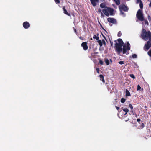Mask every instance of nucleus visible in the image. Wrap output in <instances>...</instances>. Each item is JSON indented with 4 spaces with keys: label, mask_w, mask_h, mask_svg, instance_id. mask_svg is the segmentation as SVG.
I'll list each match as a JSON object with an SVG mask.
<instances>
[{
    "label": "nucleus",
    "mask_w": 151,
    "mask_h": 151,
    "mask_svg": "<svg viewBox=\"0 0 151 151\" xmlns=\"http://www.w3.org/2000/svg\"><path fill=\"white\" fill-rule=\"evenodd\" d=\"M96 70H97L98 73H99V69L98 68H96Z\"/></svg>",
    "instance_id": "nucleus-33"
},
{
    "label": "nucleus",
    "mask_w": 151,
    "mask_h": 151,
    "mask_svg": "<svg viewBox=\"0 0 151 151\" xmlns=\"http://www.w3.org/2000/svg\"><path fill=\"white\" fill-rule=\"evenodd\" d=\"M149 6L150 7H151V2L149 4Z\"/></svg>",
    "instance_id": "nucleus-39"
},
{
    "label": "nucleus",
    "mask_w": 151,
    "mask_h": 151,
    "mask_svg": "<svg viewBox=\"0 0 151 151\" xmlns=\"http://www.w3.org/2000/svg\"><path fill=\"white\" fill-rule=\"evenodd\" d=\"M126 96H130V92L127 89L126 90Z\"/></svg>",
    "instance_id": "nucleus-14"
},
{
    "label": "nucleus",
    "mask_w": 151,
    "mask_h": 151,
    "mask_svg": "<svg viewBox=\"0 0 151 151\" xmlns=\"http://www.w3.org/2000/svg\"><path fill=\"white\" fill-rule=\"evenodd\" d=\"M127 112H125V113L124 114V115H125L127 114Z\"/></svg>",
    "instance_id": "nucleus-40"
},
{
    "label": "nucleus",
    "mask_w": 151,
    "mask_h": 151,
    "mask_svg": "<svg viewBox=\"0 0 151 151\" xmlns=\"http://www.w3.org/2000/svg\"><path fill=\"white\" fill-rule=\"evenodd\" d=\"M105 61L106 64L107 65H109V60L107 59H105Z\"/></svg>",
    "instance_id": "nucleus-15"
},
{
    "label": "nucleus",
    "mask_w": 151,
    "mask_h": 151,
    "mask_svg": "<svg viewBox=\"0 0 151 151\" xmlns=\"http://www.w3.org/2000/svg\"><path fill=\"white\" fill-rule=\"evenodd\" d=\"M120 10H123L124 11H127L128 10L127 8L124 5H120L119 6Z\"/></svg>",
    "instance_id": "nucleus-6"
},
{
    "label": "nucleus",
    "mask_w": 151,
    "mask_h": 151,
    "mask_svg": "<svg viewBox=\"0 0 151 151\" xmlns=\"http://www.w3.org/2000/svg\"><path fill=\"white\" fill-rule=\"evenodd\" d=\"M99 0H90L91 3L93 6H95L96 5V3L98 2ZM103 1L104 0H101Z\"/></svg>",
    "instance_id": "nucleus-9"
},
{
    "label": "nucleus",
    "mask_w": 151,
    "mask_h": 151,
    "mask_svg": "<svg viewBox=\"0 0 151 151\" xmlns=\"http://www.w3.org/2000/svg\"><path fill=\"white\" fill-rule=\"evenodd\" d=\"M136 16L137 18L139 20L141 21L144 20V16L142 10L139 9L138 11L136 14Z\"/></svg>",
    "instance_id": "nucleus-4"
},
{
    "label": "nucleus",
    "mask_w": 151,
    "mask_h": 151,
    "mask_svg": "<svg viewBox=\"0 0 151 151\" xmlns=\"http://www.w3.org/2000/svg\"><path fill=\"white\" fill-rule=\"evenodd\" d=\"M142 127H143L144 126V125L143 123H142Z\"/></svg>",
    "instance_id": "nucleus-38"
},
{
    "label": "nucleus",
    "mask_w": 151,
    "mask_h": 151,
    "mask_svg": "<svg viewBox=\"0 0 151 151\" xmlns=\"http://www.w3.org/2000/svg\"><path fill=\"white\" fill-rule=\"evenodd\" d=\"M121 35V34L120 32H119L118 34V35L119 37H120Z\"/></svg>",
    "instance_id": "nucleus-32"
},
{
    "label": "nucleus",
    "mask_w": 151,
    "mask_h": 151,
    "mask_svg": "<svg viewBox=\"0 0 151 151\" xmlns=\"http://www.w3.org/2000/svg\"><path fill=\"white\" fill-rule=\"evenodd\" d=\"M139 6H140V8L141 9L143 8V4L142 3V1H141L140 2H139Z\"/></svg>",
    "instance_id": "nucleus-18"
},
{
    "label": "nucleus",
    "mask_w": 151,
    "mask_h": 151,
    "mask_svg": "<svg viewBox=\"0 0 151 151\" xmlns=\"http://www.w3.org/2000/svg\"><path fill=\"white\" fill-rule=\"evenodd\" d=\"M132 57L133 58H137V55L135 54H134L132 55Z\"/></svg>",
    "instance_id": "nucleus-22"
},
{
    "label": "nucleus",
    "mask_w": 151,
    "mask_h": 151,
    "mask_svg": "<svg viewBox=\"0 0 151 151\" xmlns=\"http://www.w3.org/2000/svg\"><path fill=\"white\" fill-rule=\"evenodd\" d=\"M81 46L85 50H86L88 49V47L87 45V43L86 42L82 43L81 44Z\"/></svg>",
    "instance_id": "nucleus-10"
},
{
    "label": "nucleus",
    "mask_w": 151,
    "mask_h": 151,
    "mask_svg": "<svg viewBox=\"0 0 151 151\" xmlns=\"http://www.w3.org/2000/svg\"><path fill=\"white\" fill-rule=\"evenodd\" d=\"M55 1L57 3H60L59 0H55Z\"/></svg>",
    "instance_id": "nucleus-30"
},
{
    "label": "nucleus",
    "mask_w": 151,
    "mask_h": 151,
    "mask_svg": "<svg viewBox=\"0 0 151 151\" xmlns=\"http://www.w3.org/2000/svg\"><path fill=\"white\" fill-rule=\"evenodd\" d=\"M125 101V99L124 98H122L121 100V102L124 103Z\"/></svg>",
    "instance_id": "nucleus-19"
},
{
    "label": "nucleus",
    "mask_w": 151,
    "mask_h": 151,
    "mask_svg": "<svg viewBox=\"0 0 151 151\" xmlns=\"http://www.w3.org/2000/svg\"><path fill=\"white\" fill-rule=\"evenodd\" d=\"M141 88V87H140V86L139 85H137V90H140Z\"/></svg>",
    "instance_id": "nucleus-24"
},
{
    "label": "nucleus",
    "mask_w": 151,
    "mask_h": 151,
    "mask_svg": "<svg viewBox=\"0 0 151 151\" xmlns=\"http://www.w3.org/2000/svg\"><path fill=\"white\" fill-rule=\"evenodd\" d=\"M137 120L138 122H139V121H140V119H137Z\"/></svg>",
    "instance_id": "nucleus-37"
},
{
    "label": "nucleus",
    "mask_w": 151,
    "mask_h": 151,
    "mask_svg": "<svg viewBox=\"0 0 151 151\" xmlns=\"http://www.w3.org/2000/svg\"><path fill=\"white\" fill-rule=\"evenodd\" d=\"M101 15L102 17H103L104 16V15H103V13L102 12H101Z\"/></svg>",
    "instance_id": "nucleus-35"
},
{
    "label": "nucleus",
    "mask_w": 151,
    "mask_h": 151,
    "mask_svg": "<svg viewBox=\"0 0 151 151\" xmlns=\"http://www.w3.org/2000/svg\"><path fill=\"white\" fill-rule=\"evenodd\" d=\"M130 76L133 79H134L135 78V77L134 75L133 74H131L130 75Z\"/></svg>",
    "instance_id": "nucleus-23"
},
{
    "label": "nucleus",
    "mask_w": 151,
    "mask_h": 151,
    "mask_svg": "<svg viewBox=\"0 0 151 151\" xmlns=\"http://www.w3.org/2000/svg\"><path fill=\"white\" fill-rule=\"evenodd\" d=\"M99 63L100 64L102 65L103 64V61L101 60H100L99 61Z\"/></svg>",
    "instance_id": "nucleus-25"
},
{
    "label": "nucleus",
    "mask_w": 151,
    "mask_h": 151,
    "mask_svg": "<svg viewBox=\"0 0 151 151\" xmlns=\"http://www.w3.org/2000/svg\"><path fill=\"white\" fill-rule=\"evenodd\" d=\"M100 80L102 81L103 83H105V80L104 79V76L102 75H100L99 76Z\"/></svg>",
    "instance_id": "nucleus-12"
},
{
    "label": "nucleus",
    "mask_w": 151,
    "mask_h": 151,
    "mask_svg": "<svg viewBox=\"0 0 151 151\" xmlns=\"http://www.w3.org/2000/svg\"><path fill=\"white\" fill-rule=\"evenodd\" d=\"M107 20L109 22L112 23H115L116 22V21L115 19L114 18H109L107 19Z\"/></svg>",
    "instance_id": "nucleus-11"
},
{
    "label": "nucleus",
    "mask_w": 151,
    "mask_h": 151,
    "mask_svg": "<svg viewBox=\"0 0 151 151\" xmlns=\"http://www.w3.org/2000/svg\"><path fill=\"white\" fill-rule=\"evenodd\" d=\"M129 108H130L131 109H133V107L131 104H129Z\"/></svg>",
    "instance_id": "nucleus-29"
},
{
    "label": "nucleus",
    "mask_w": 151,
    "mask_h": 151,
    "mask_svg": "<svg viewBox=\"0 0 151 151\" xmlns=\"http://www.w3.org/2000/svg\"><path fill=\"white\" fill-rule=\"evenodd\" d=\"M141 36L142 38L145 41L147 40L148 39L149 41H151V32L150 31L147 32L145 29H142Z\"/></svg>",
    "instance_id": "nucleus-2"
},
{
    "label": "nucleus",
    "mask_w": 151,
    "mask_h": 151,
    "mask_svg": "<svg viewBox=\"0 0 151 151\" xmlns=\"http://www.w3.org/2000/svg\"><path fill=\"white\" fill-rule=\"evenodd\" d=\"M117 41L118 42H116L115 44V47H116V50L119 54L122 52H123V54H125L127 50H130V45L128 42L123 46V49H122V47L124 44L122 40L121 39H119Z\"/></svg>",
    "instance_id": "nucleus-1"
},
{
    "label": "nucleus",
    "mask_w": 151,
    "mask_h": 151,
    "mask_svg": "<svg viewBox=\"0 0 151 151\" xmlns=\"http://www.w3.org/2000/svg\"><path fill=\"white\" fill-rule=\"evenodd\" d=\"M76 30H75V32H76Z\"/></svg>",
    "instance_id": "nucleus-42"
},
{
    "label": "nucleus",
    "mask_w": 151,
    "mask_h": 151,
    "mask_svg": "<svg viewBox=\"0 0 151 151\" xmlns=\"http://www.w3.org/2000/svg\"><path fill=\"white\" fill-rule=\"evenodd\" d=\"M98 42L100 47H101L103 45H105L106 43L105 40L104 39H102L101 40H99L98 41Z\"/></svg>",
    "instance_id": "nucleus-8"
},
{
    "label": "nucleus",
    "mask_w": 151,
    "mask_h": 151,
    "mask_svg": "<svg viewBox=\"0 0 151 151\" xmlns=\"http://www.w3.org/2000/svg\"><path fill=\"white\" fill-rule=\"evenodd\" d=\"M100 6L102 8H104L105 7V5L104 3H102L100 5Z\"/></svg>",
    "instance_id": "nucleus-16"
},
{
    "label": "nucleus",
    "mask_w": 151,
    "mask_h": 151,
    "mask_svg": "<svg viewBox=\"0 0 151 151\" xmlns=\"http://www.w3.org/2000/svg\"><path fill=\"white\" fill-rule=\"evenodd\" d=\"M93 38L94 39H96V40H98L99 39V37L97 36L96 35H94L93 37Z\"/></svg>",
    "instance_id": "nucleus-21"
},
{
    "label": "nucleus",
    "mask_w": 151,
    "mask_h": 151,
    "mask_svg": "<svg viewBox=\"0 0 151 151\" xmlns=\"http://www.w3.org/2000/svg\"><path fill=\"white\" fill-rule=\"evenodd\" d=\"M137 3H138L140 2L141 1H142L141 0H137Z\"/></svg>",
    "instance_id": "nucleus-34"
},
{
    "label": "nucleus",
    "mask_w": 151,
    "mask_h": 151,
    "mask_svg": "<svg viewBox=\"0 0 151 151\" xmlns=\"http://www.w3.org/2000/svg\"><path fill=\"white\" fill-rule=\"evenodd\" d=\"M119 63L121 65H122L124 64V62L123 61H120L119 62Z\"/></svg>",
    "instance_id": "nucleus-27"
},
{
    "label": "nucleus",
    "mask_w": 151,
    "mask_h": 151,
    "mask_svg": "<svg viewBox=\"0 0 151 151\" xmlns=\"http://www.w3.org/2000/svg\"><path fill=\"white\" fill-rule=\"evenodd\" d=\"M63 10L64 11V14H67V15H68V16L70 15V14H68V12H67L66 10L65 9L64 7H63Z\"/></svg>",
    "instance_id": "nucleus-13"
},
{
    "label": "nucleus",
    "mask_w": 151,
    "mask_h": 151,
    "mask_svg": "<svg viewBox=\"0 0 151 151\" xmlns=\"http://www.w3.org/2000/svg\"><path fill=\"white\" fill-rule=\"evenodd\" d=\"M123 110L125 112H128L129 111L128 109L127 108L123 109Z\"/></svg>",
    "instance_id": "nucleus-20"
},
{
    "label": "nucleus",
    "mask_w": 151,
    "mask_h": 151,
    "mask_svg": "<svg viewBox=\"0 0 151 151\" xmlns=\"http://www.w3.org/2000/svg\"><path fill=\"white\" fill-rule=\"evenodd\" d=\"M116 107L117 110H118L119 109V107H117V106H116Z\"/></svg>",
    "instance_id": "nucleus-36"
},
{
    "label": "nucleus",
    "mask_w": 151,
    "mask_h": 151,
    "mask_svg": "<svg viewBox=\"0 0 151 151\" xmlns=\"http://www.w3.org/2000/svg\"><path fill=\"white\" fill-rule=\"evenodd\" d=\"M114 1L117 5H119L120 4L119 0H114Z\"/></svg>",
    "instance_id": "nucleus-17"
},
{
    "label": "nucleus",
    "mask_w": 151,
    "mask_h": 151,
    "mask_svg": "<svg viewBox=\"0 0 151 151\" xmlns=\"http://www.w3.org/2000/svg\"><path fill=\"white\" fill-rule=\"evenodd\" d=\"M121 11V14L123 15V16H125V15L124 13H123L122 11V10H120Z\"/></svg>",
    "instance_id": "nucleus-26"
},
{
    "label": "nucleus",
    "mask_w": 151,
    "mask_h": 151,
    "mask_svg": "<svg viewBox=\"0 0 151 151\" xmlns=\"http://www.w3.org/2000/svg\"><path fill=\"white\" fill-rule=\"evenodd\" d=\"M98 11L99 12V13H101V12H101V9L100 8H99L98 9Z\"/></svg>",
    "instance_id": "nucleus-31"
},
{
    "label": "nucleus",
    "mask_w": 151,
    "mask_h": 151,
    "mask_svg": "<svg viewBox=\"0 0 151 151\" xmlns=\"http://www.w3.org/2000/svg\"><path fill=\"white\" fill-rule=\"evenodd\" d=\"M110 61H111V59H110Z\"/></svg>",
    "instance_id": "nucleus-41"
},
{
    "label": "nucleus",
    "mask_w": 151,
    "mask_h": 151,
    "mask_svg": "<svg viewBox=\"0 0 151 151\" xmlns=\"http://www.w3.org/2000/svg\"><path fill=\"white\" fill-rule=\"evenodd\" d=\"M145 24L148 25V22L147 20H145Z\"/></svg>",
    "instance_id": "nucleus-28"
},
{
    "label": "nucleus",
    "mask_w": 151,
    "mask_h": 151,
    "mask_svg": "<svg viewBox=\"0 0 151 151\" xmlns=\"http://www.w3.org/2000/svg\"><path fill=\"white\" fill-rule=\"evenodd\" d=\"M23 26L25 29H27L29 27L30 24L28 22H25L23 23Z\"/></svg>",
    "instance_id": "nucleus-7"
},
{
    "label": "nucleus",
    "mask_w": 151,
    "mask_h": 151,
    "mask_svg": "<svg viewBox=\"0 0 151 151\" xmlns=\"http://www.w3.org/2000/svg\"><path fill=\"white\" fill-rule=\"evenodd\" d=\"M102 11L104 14L107 16L112 15L113 14V10L111 8L105 7Z\"/></svg>",
    "instance_id": "nucleus-3"
},
{
    "label": "nucleus",
    "mask_w": 151,
    "mask_h": 151,
    "mask_svg": "<svg viewBox=\"0 0 151 151\" xmlns=\"http://www.w3.org/2000/svg\"><path fill=\"white\" fill-rule=\"evenodd\" d=\"M150 41H148L144 47V49L145 51H147L151 47V42Z\"/></svg>",
    "instance_id": "nucleus-5"
}]
</instances>
